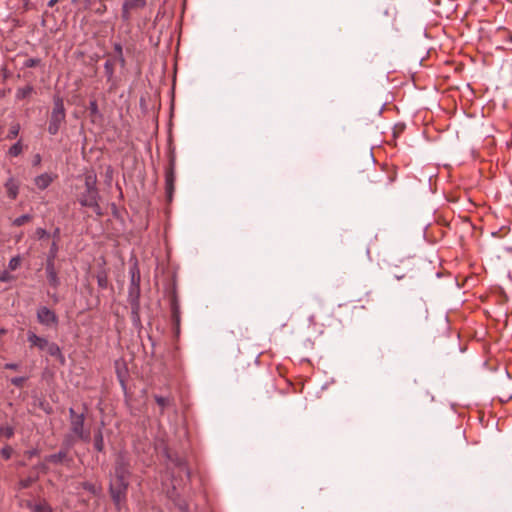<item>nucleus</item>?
I'll return each instance as SVG.
<instances>
[{"label": "nucleus", "mask_w": 512, "mask_h": 512, "mask_svg": "<svg viewBox=\"0 0 512 512\" xmlns=\"http://www.w3.org/2000/svg\"><path fill=\"white\" fill-rule=\"evenodd\" d=\"M131 475L130 459L125 452L120 451L116 455L114 472L109 483V493L118 510L126 501Z\"/></svg>", "instance_id": "nucleus-1"}, {"label": "nucleus", "mask_w": 512, "mask_h": 512, "mask_svg": "<svg viewBox=\"0 0 512 512\" xmlns=\"http://www.w3.org/2000/svg\"><path fill=\"white\" fill-rule=\"evenodd\" d=\"M97 177L94 173L85 175V190L80 193L78 201L81 206L91 208L98 216L102 215L99 205V191L96 187Z\"/></svg>", "instance_id": "nucleus-2"}, {"label": "nucleus", "mask_w": 512, "mask_h": 512, "mask_svg": "<svg viewBox=\"0 0 512 512\" xmlns=\"http://www.w3.org/2000/svg\"><path fill=\"white\" fill-rule=\"evenodd\" d=\"M66 119V110L64 106V101L62 97L56 95L53 97V108L50 114L49 123H48V133L50 135H56L62 124L65 123Z\"/></svg>", "instance_id": "nucleus-3"}, {"label": "nucleus", "mask_w": 512, "mask_h": 512, "mask_svg": "<svg viewBox=\"0 0 512 512\" xmlns=\"http://www.w3.org/2000/svg\"><path fill=\"white\" fill-rule=\"evenodd\" d=\"M175 168H176V157L174 152L169 154V165L165 169V193L167 202H172L175 191Z\"/></svg>", "instance_id": "nucleus-4"}, {"label": "nucleus", "mask_w": 512, "mask_h": 512, "mask_svg": "<svg viewBox=\"0 0 512 512\" xmlns=\"http://www.w3.org/2000/svg\"><path fill=\"white\" fill-rule=\"evenodd\" d=\"M85 415L80 413L79 417L75 420L70 421V429L72 433L80 440L88 443L91 439L90 431L84 428Z\"/></svg>", "instance_id": "nucleus-5"}, {"label": "nucleus", "mask_w": 512, "mask_h": 512, "mask_svg": "<svg viewBox=\"0 0 512 512\" xmlns=\"http://www.w3.org/2000/svg\"><path fill=\"white\" fill-rule=\"evenodd\" d=\"M146 6V0H125L122 5L121 18L124 22H129L131 12L142 9Z\"/></svg>", "instance_id": "nucleus-6"}, {"label": "nucleus", "mask_w": 512, "mask_h": 512, "mask_svg": "<svg viewBox=\"0 0 512 512\" xmlns=\"http://www.w3.org/2000/svg\"><path fill=\"white\" fill-rule=\"evenodd\" d=\"M37 320L40 324L45 326L57 325L58 323V317L56 313L46 306H41L38 309Z\"/></svg>", "instance_id": "nucleus-7"}, {"label": "nucleus", "mask_w": 512, "mask_h": 512, "mask_svg": "<svg viewBox=\"0 0 512 512\" xmlns=\"http://www.w3.org/2000/svg\"><path fill=\"white\" fill-rule=\"evenodd\" d=\"M397 11L396 8H390L383 11V13L378 18V24L384 28H393L396 20Z\"/></svg>", "instance_id": "nucleus-8"}, {"label": "nucleus", "mask_w": 512, "mask_h": 512, "mask_svg": "<svg viewBox=\"0 0 512 512\" xmlns=\"http://www.w3.org/2000/svg\"><path fill=\"white\" fill-rule=\"evenodd\" d=\"M45 271L50 286L57 288L60 285V279L55 268V262H46Z\"/></svg>", "instance_id": "nucleus-9"}, {"label": "nucleus", "mask_w": 512, "mask_h": 512, "mask_svg": "<svg viewBox=\"0 0 512 512\" xmlns=\"http://www.w3.org/2000/svg\"><path fill=\"white\" fill-rule=\"evenodd\" d=\"M27 340L31 346H36L40 350H45L49 344V341L46 338L40 337L32 331H28Z\"/></svg>", "instance_id": "nucleus-10"}, {"label": "nucleus", "mask_w": 512, "mask_h": 512, "mask_svg": "<svg viewBox=\"0 0 512 512\" xmlns=\"http://www.w3.org/2000/svg\"><path fill=\"white\" fill-rule=\"evenodd\" d=\"M7 192V196L14 200L17 198L19 193V183L13 177H9L4 184Z\"/></svg>", "instance_id": "nucleus-11"}, {"label": "nucleus", "mask_w": 512, "mask_h": 512, "mask_svg": "<svg viewBox=\"0 0 512 512\" xmlns=\"http://www.w3.org/2000/svg\"><path fill=\"white\" fill-rule=\"evenodd\" d=\"M45 350L50 356L55 357L62 365L65 364V356L63 355L58 344L49 342Z\"/></svg>", "instance_id": "nucleus-12"}, {"label": "nucleus", "mask_w": 512, "mask_h": 512, "mask_svg": "<svg viewBox=\"0 0 512 512\" xmlns=\"http://www.w3.org/2000/svg\"><path fill=\"white\" fill-rule=\"evenodd\" d=\"M35 93V88L32 84H27L23 87H18L15 93V99L17 101L30 98Z\"/></svg>", "instance_id": "nucleus-13"}, {"label": "nucleus", "mask_w": 512, "mask_h": 512, "mask_svg": "<svg viewBox=\"0 0 512 512\" xmlns=\"http://www.w3.org/2000/svg\"><path fill=\"white\" fill-rule=\"evenodd\" d=\"M68 460V454L66 450H60L58 453L50 454L45 457V461L52 464H60ZM71 461V459H69Z\"/></svg>", "instance_id": "nucleus-14"}, {"label": "nucleus", "mask_w": 512, "mask_h": 512, "mask_svg": "<svg viewBox=\"0 0 512 512\" xmlns=\"http://www.w3.org/2000/svg\"><path fill=\"white\" fill-rule=\"evenodd\" d=\"M140 287L129 286L127 300L130 305L140 304Z\"/></svg>", "instance_id": "nucleus-15"}, {"label": "nucleus", "mask_w": 512, "mask_h": 512, "mask_svg": "<svg viewBox=\"0 0 512 512\" xmlns=\"http://www.w3.org/2000/svg\"><path fill=\"white\" fill-rule=\"evenodd\" d=\"M27 508L32 512H53L51 506L45 501L35 504L28 502Z\"/></svg>", "instance_id": "nucleus-16"}, {"label": "nucleus", "mask_w": 512, "mask_h": 512, "mask_svg": "<svg viewBox=\"0 0 512 512\" xmlns=\"http://www.w3.org/2000/svg\"><path fill=\"white\" fill-rule=\"evenodd\" d=\"M35 182V185L43 190V189H46L52 182V178L49 174L47 173H44V174H41L39 176H37L34 180Z\"/></svg>", "instance_id": "nucleus-17"}, {"label": "nucleus", "mask_w": 512, "mask_h": 512, "mask_svg": "<svg viewBox=\"0 0 512 512\" xmlns=\"http://www.w3.org/2000/svg\"><path fill=\"white\" fill-rule=\"evenodd\" d=\"M114 69H115V62L111 59H108L104 63V72L107 77V81L111 82L112 84L115 83L114 81Z\"/></svg>", "instance_id": "nucleus-18"}, {"label": "nucleus", "mask_w": 512, "mask_h": 512, "mask_svg": "<svg viewBox=\"0 0 512 512\" xmlns=\"http://www.w3.org/2000/svg\"><path fill=\"white\" fill-rule=\"evenodd\" d=\"M172 319L174 323L178 326L180 323V311H179V302L177 298L174 296L170 303Z\"/></svg>", "instance_id": "nucleus-19"}, {"label": "nucleus", "mask_w": 512, "mask_h": 512, "mask_svg": "<svg viewBox=\"0 0 512 512\" xmlns=\"http://www.w3.org/2000/svg\"><path fill=\"white\" fill-rule=\"evenodd\" d=\"M94 448L98 452L104 451V437L101 428H99L94 434Z\"/></svg>", "instance_id": "nucleus-20"}, {"label": "nucleus", "mask_w": 512, "mask_h": 512, "mask_svg": "<svg viewBox=\"0 0 512 512\" xmlns=\"http://www.w3.org/2000/svg\"><path fill=\"white\" fill-rule=\"evenodd\" d=\"M131 306V320L135 327L141 326L140 319V304L130 305Z\"/></svg>", "instance_id": "nucleus-21"}, {"label": "nucleus", "mask_w": 512, "mask_h": 512, "mask_svg": "<svg viewBox=\"0 0 512 512\" xmlns=\"http://www.w3.org/2000/svg\"><path fill=\"white\" fill-rule=\"evenodd\" d=\"M96 279H97V284L99 286V288L101 289H106L108 287V274L106 272V270L102 269L100 270L97 275H96Z\"/></svg>", "instance_id": "nucleus-22"}, {"label": "nucleus", "mask_w": 512, "mask_h": 512, "mask_svg": "<svg viewBox=\"0 0 512 512\" xmlns=\"http://www.w3.org/2000/svg\"><path fill=\"white\" fill-rule=\"evenodd\" d=\"M23 148L24 146L20 139L9 148L8 155L11 157H18L23 152Z\"/></svg>", "instance_id": "nucleus-23"}, {"label": "nucleus", "mask_w": 512, "mask_h": 512, "mask_svg": "<svg viewBox=\"0 0 512 512\" xmlns=\"http://www.w3.org/2000/svg\"><path fill=\"white\" fill-rule=\"evenodd\" d=\"M58 251H59L58 243H57V241H53L50 246L49 252L47 254L46 262H55Z\"/></svg>", "instance_id": "nucleus-24"}, {"label": "nucleus", "mask_w": 512, "mask_h": 512, "mask_svg": "<svg viewBox=\"0 0 512 512\" xmlns=\"http://www.w3.org/2000/svg\"><path fill=\"white\" fill-rule=\"evenodd\" d=\"M131 280L129 286L140 287V272L138 268L134 267L130 270Z\"/></svg>", "instance_id": "nucleus-25"}, {"label": "nucleus", "mask_w": 512, "mask_h": 512, "mask_svg": "<svg viewBox=\"0 0 512 512\" xmlns=\"http://www.w3.org/2000/svg\"><path fill=\"white\" fill-rule=\"evenodd\" d=\"M15 430L12 426H0V439H10L14 436Z\"/></svg>", "instance_id": "nucleus-26"}, {"label": "nucleus", "mask_w": 512, "mask_h": 512, "mask_svg": "<svg viewBox=\"0 0 512 512\" xmlns=\"http://www.w3.org/2000/svg\"><path fill=\"white\" fill-rule=\"evenodd\" d=\"M20 129H21V127H20L19 123L12 124L10 126V129H9V132H8L6 138L8 140L15 139L19 135Z\"/></svg>", "instance_id": "nucleus-27"}, {"label": "nucleus", "mask_w": 512, "mask_h": 512, "mask_svg": "<svg viewBox=\"0 0 512 512\" xmlns=\"http://www.w3.org/2000/svg\"><path fill=\"white\" fill-rule=\"evenodd\" d=\"M32 216L30 214H23L17 218H15L12 222L13 226L20 227L25 223L31 221Z\"/></svg>", "instance_id": "nucleus-28"}, {"label": "nucleus", "mask_w": 512, "mask_h": 512, "mask_svg": "<svg viewBox=\"0 0 512 512\" xmlns=\"http://www.w3.org/2000/svg\"><path fill=\"white\" fill-rule=\"evenodd\" d=\"M21 263V258L19 256L12 257L8 263V267L10 270H16Z\"/></svg>", "instance_id": "nucleus-29"}, {"label": "nucleus", "mask_w": 512, "mask_h": 512, "mask_svg": "<svg viewBox=\"0 0 512 512\" xmlns=\"http://www.w3.org/2000/svg\"><path fill=\"white\" fill-rule=\"evenodd\" d=\"M154 399L162 410L169 404V399L163 396L155 395Z\"/></svg>", "instance_id": "nucleus-30"}, {"label": "nucleus", "mask_w": 512, "mask_h": 512, "mask_svg": "<svg viewBox=\"0 0 512 512\" xmlns=\"http://www.w3.org/2000/svg\"><path fill=\"white\" fill-rule=\"evenodd\" d=\"M89 111H90L91 115H93V116H101L99 113L97 101L95 99L90 101Z\"/></svg>", "instance_id": "nucleus-31"}, {"label": "nucleus", "mask_w": 512, "mask_h": 512, "mask_svg": "<svg viewBox=\"0 0 512 512\" xmlns=\"http://www.w3.org/2000/svg\"><path fill=\"white\" fill-rule=\"evenodd\" d=\"M114 50H115V52L118 55L120 63L122 65H124L125 64V59H124V56H123V49H122L121 44L120 43L114 44Z\"/></svg>", "instance_id": "nucleus-32"}, {"label": "nucleus", "mask_w": 512, "mask_h": 512, "mask_svg": "<svg viewBox=\"0 0 512 512\" xmlns=\"http://www.w3.org/2000/svg\"><path fill=\"white\" fill-rule=\"evenodd\" d=\"M41 59L39 58H29L24 62V67L32 68L40 65Z\"/></svg>", "instance_id": "nucleus-33"}, {"label": "nucleus", "mask_w": 512, "mask_h": 512, "mask_svg": "<svg viewBox=\"0 0 512 512\" xmlns=\"http://www.w3.org/2000/svg\"><path fill=\"white\" fill-rule=\"evenodd\" d=\"M26 380H27V377L20 376V377H13L10 381H11L12 385L21 388V387H23Z\"/></svg>", "instance_id": "nucleus-34"}, {"label": "nucleus", "mask_w": 512, "mask_h": 512, "mask_svg": "<svg viewBox=\"0 0 512 512\" xmlns=\"http://www.w3.org/2000/svg\"><path fill=\"white\" fill-rule=\"evenodd\" d=\"M0 453H1V456H2L4 459L8 460V459H10V458H11V455H12V448H11L10 446H8V445H7V446H5V447H3V448L1 449V452H0Z\"/></svg>", "instance_id": "nucleus-35"}, {"label": "nucleus", "mask_w": 512, "mask_h": 512, "mask_svg": "<svg viewBox=\"0 0 512 512\" xmlns=\"http://www.w3.org/2000/svg\"><path fill=\"white\" fill-rule=\"evenodd\" d=\"M35 233L39 239H43L49 236L48 232L44 228H37Z\"/></svg>", "instance_id": "nucleus-36"}, {"label": "nucleus", "mask_w": 512, "mask_h": 512, "mask_svg": "<svg viewBox=\"0 0 512 512\" xmlns=\"http://www.w3.org/2000/svg\"><path fill=\"white\" fill-rule=\"evenodd\" d=\"M83 488L93 494L96 493V488H95V485L90 483V482H84L83 483Z\"/></svg>", "instance_id": "nucleus-37"}, {"label": "nucleus", "mask_w": 512, "mask_h": 512, "mask_svg": "<svg viewBox=\"0 0 512 512\" xmlns=\"http://www.w3.org/2000/svg\"><path fill=\"white\" fill-rule=\"evenodd\" d=\"M11 279V275L8 273V272H3L1 275H0V281L1 282H7Z\"/></svg>", "instance_id": "nucleus-38"}, {"label": "nucleus", "mask_w": 512, "mask_h": 512, "mask_svg": "<svg viewBox=\"0 0 512 512\" xmlns=\"http://www.w3.org/2000/svg\"><path fill=\"white\" fill-rule=\"evenodd\" d=\"M4 368L5 369H9V370H18L19 369V365L16 364V363H6L4 365Z\"/></svg>", "instance_id": "nucleus-39"}, {"label": "nucleus", "mask_w": 512, "mask_h": 512, "mask_svg": "<svg viewBox=\"0 0 512 512\" xmlns=\"http://www.w3.org/2000/svg\"><path fill=\"white\" fill-rule=\"evenodd\" d=\"M76 417H79V414H77L76 411L73 408H70L69 409L70 421L75 420Z\"/></svg>", "instance_id": "nucleus-40"}, {"label": "nucleus", "mask_w": 512, "mask_h": 512, "mask_svg": "<svg viewBox=\"0 0 512 512\" xmlns=\"http://www.w3.org/2000/svg\"><path fill=\"white\" fill-rule=\"evenodd\" d=\"M52 235H53L54 241L58 242L60 240V229L56 228Z\"/></svg>", "instance_id": "nucleus-41"}, {"label": "nucleus", "mask_w": 512, "mask_h": 512, "mask_svg": "<svg viewBox=\"0 0 512 512\" xmlns=\"http://www.w3.org/2000/svg\"><path fill=\"white\" fill-rule=\"evenodd\" d=\"M41 163V156L40 154H36L33 159V165H39Z\"/></svg>", "instance_id": "nucleus-42"}, {"label": "nucleus", "mask_w": 512, "mask_h": 512, "mask_svg": "<svg viewBox=\"0 0 512 512\" xmlns=\"http://www.w3.org/2000/svg\"><path fill=\"white\" fill-rule=\"evenodd\" d=\"M29 485H30V480H23V481H21V486L23 488H27V487H29Z\"/></svg>", "instance_id": "nucleus-43"}, {"label": "nucleus", "mask_w": 512, "mask_h": 512, "mask_svg": "<svg viewBox=\"0 0 512 512\" xmlns=\"http://www.w3.org/2000/svg\"><path fill=\"white\" fill-rule=\"evenodd\" d=\"M58 1H59V0H49V1H48V3H47V5H48V7H51V8H52V7H53V6H54Z\"/></svg>", "instance_id": "nucleus-44"}, {"label": "nucleus", "mask_w": 512, "mask_h": 512, "mask_svg": "<svg viewBox=\"0 0 512 512\" xmlns=\"http://www.w3.org/2000/svg\"><path fill=\"white\" fill-rule=\"evenodd\" d=\"M37 453H38V451H37L36 449L31 450V451H29V452H28V454H29V456H30V457H32V456H34V455H37Z\"/></svg>", "instance_id": "nucleus-45"}, {"label": "nucleus", "mask_w": 512, "mask_h": 512, "mask_svg": "<svg viewBox=\"0 0 512 512\" xmlns=\"http://www.w3.org/2000/svg\"><path fill=\"white\" fill-rule=\"evenodd\" d=\"M395 277H396V279L400 280V279H402L404 277V275L398 274Z\"/></svg>", "instance_id": "nucleus-46"}, {"label": "nucleus", "mask_w": 512, "mask_h": 512, "mask_svg": "<svg viewBox=\"0 0 512 512\" xmlns=\"http://www.w3.org/2000/svg\"><path fill=\"white\" fill-rule=\"evenodd\" d=\"M86 6L90 5L91 4V0H84Z\"/></svg>", "instance_id": "nucleus-47"}, {"label": "nucleus", "mask_w": 512, "mask_h": 512, "mask_svg": "<svg viewBox=\"0 0 512 512\" xmlns=\"http://www.w3.org/2000/svg\"><path fill=\"white\" fill-rule=\"evenodd\" d=\"M5 333H6L5 329H0V334H5Z\"/></svg>", "instance_id": "nucleus-48"}, {"label": "nucleus", "mask_w": 512, "mask_h": 512, "mask_svg": "<svg viewBox=\"0 0 512 512\" xmlns=\"http://www.w3.org/2000/svg\"><path fill=\"white\" fill-rule=\"evenodd\" d=\"M2 133V127L0 126V134Z\"/></svg>", "instance_id": "nucleus-49"}, {"label": "nucleus", "mask_w": 512, "mask_h": 512, "mask_svg": "<svg viewBox=\"0 0 512 512\" xmlns=\"http://www.w3.org/2000/svg\"><path fill=\"white\" fill-rule=\"evenodd\" d=\"M72 2H76L77 0H71Z\"/></svg>", "instance_id": "nucleus-50"}]
</instances>
